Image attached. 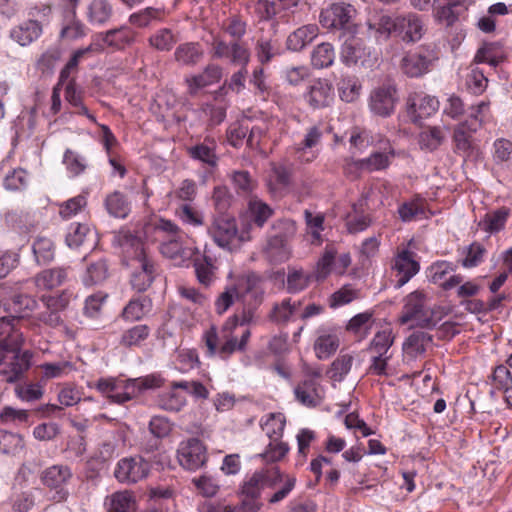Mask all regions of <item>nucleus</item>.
Instances as JSON below:
<instances>
[{
  "label": "nucleus",
  "instance_id": "obj_1",
  "mask_svg": "<svg viewBox=\"0 0 512 512\" xmlns=\"http://www.w3.org/2000/svg\"><path fill=\"white\" fill-rule=\"evenodd\" d=\"M118 241L123 251L131 255V266L134 272L131 285L137 292L146 291L152 284L156 272L153 259L146 253L141 239L130 231L119 234Z\"/></svg>",
  "mask_w": 512,
  "mask_h": 512
},
{
  "label": "nucleus",
  "instance_id": "obj_2",
  "mask_svg": "<svg viewBox=\"0 0 512 512\" xmlns=\"http://www.w3.org/2000/svg\"><path fill=\"white\" fill-rule=\"evenodd\" d=\"M441 319L438 308L432 303L431 297L424 291H414L404 300L400 321L402 324L412 323L421 328L431 329Z\"/></svg>",
  "mask_w": 512,
  "mask_h": 512
},
{
  "label": "nucleus",
  "instance_id": "obj_3",
  "mask_svg": "<svg viewBox=\"0 0 512 512\" xmlns=\"http://www.w3.org/2000/svg\"><path fill=\"white\" fill-rule=\"evenodd\" d=\"M32 358L30 350H11L0 345V381L9 384L20 381L30 369Z\"/></svg>",
  "mask_w": 512,
  "mask_h": 512
},
{
  "label": "nucleus",
  "instance_id": "obj_4",
  "mask_svg": "<svg viewBox=\"0 0 512 512\" xmlns=\"http://www.w3.org/2000/svg\"><path fill=\"white\" fill-rule=\"evenodd\" d=\"M208 232L219 247L229 251L233 249L236 243L252 239L249 231L239 233L235 218L227 215L215 217Z\"/></svg>",
  "mask_w": 512,
  "mask_h": 512
},
{
  "label": "nucleus",
  "instance_id": "obj_5",
  "mask_svg": "<svg viewBox=\"0 0 512 512\" xmlns=\"http://www.w3.org/2000/svg\"><path fill=\"white\" fill-rule=\"evenodd\" d=\"M72 477L71 468L64 464H55L44 469L40 473V481L50 491L48 499L54 503L66 502L70 495L67 484Z\"/></svg>",
  "mask_w": 512,
  "mask_h": 512
},
{
  "label": "nucleus",
  "instance_id": "obj_6",
  "mask_svg": "<svg viewBox=\"0 0 512 512\" xmlns=\"http://www.w3.org/2000/svg\"><path fill=\"white\" fill-rule=\"evenodd\" d=\"M394 336L390 329L377 332L371 340L367 351L371 353L369 372L382 376L387 374L388 361L392 358L391 347Z\"/></svg>",
  "mask_w": 512,
  "mask_h": 512
},
{
  "label": "nucleus",
  "instance_id": "obj_7",
  "mask_svg": "<svg viewBox=\"0 0 512 512\" xmlns=\"http://www.w3.org/2000/svg\"><path fill=\"white\" fill-rule=\"evenodd\" d=\"M261 278L255 273H249L237 280V283L228 285L215 300V311L221 315L225 313L236 300H239L244 293L257 292V286Z\"/></svg>",
  "mask_w": 512,
  "mask_h": 512
},
{
  "label": "nucleus",
  "instance_id": "obj_8",
  "mask_svg": "<svg viewBox=\"0 0 512 512\" xmlns=\"http://www.w3.org/2000/svg\"><path fill=\"white\" fill-rule=\"evenodd\" d=\"M150 464L141 456L125 457L118 461L115 478L123 484H134L147 477Z\"/></svg>",
  "mask_w": 512,
  "mask_h": 512
},
{
  "label": "nucleus",
  "instance_id": "obj_9",
  "mask_svg": "<svg viewBox=\"0 0 512 512\" xmlns=\"http://www.w3.org/2000/svg\"><path fill=\"white\" fill-rule=\"evenodd\" d=\"M355 14L352 5L333 3L320 14V23L326 29L351 30V19Z\"/></svg>",
  "mask_w": 512,
  "mask_h": 512
},
{
  "label": "nucleus",
  "instance_id": "obj_10",
  "mask_svg": "<svg viewBox=\"0 0 512 512\" xmlns=\"http://www.w3.org/2000/svg\"><path fill=\"white\" fill-rule=\"evenodd\" d=\"M179 464L190 471L201 468L207 461L205 445L197 438L182 442L177 450Z\"/></svg>",
  "mask_w": 512,
  "mask_h": 512
},
{
  "label": "nucleus",
  "instance_id": "obj_11",
  "mask_svg": "<svg viewBox=\"0 0 512 512\" xmlns=\"http://www.w3.org/2000/svg\"><path fill=\"white\" fill-rule=\"evenodd\" d=\"M213 57L219 59H228L231 64L246 67L250 61V51L248 47L239 41L226 43L220 38H214L212 43Z\"/></svg>",
  "mask_w": 512,
  "mask_h": 512
},
{
  "label": "nucleus",
  "instance_id": "obj_12",
  "mask_svg": "<svg viewBox=\"0 0 512 512\" xmlns=\"http://www.w3.org/2000/svg\"><path fill=\"white\" fill-rule=\"evenodd\" d=\"M395 24V35L406 43L419 41L426 32L423 17L413 12L395 16Z\"/></svg>",
  "mask_w": 512,
  "mask_h": 512
},
{
  "label": "nucleus",
  "instance_id": "obj_13",
  "mask_svg": "<svg viewBox=\"0 0 512 512\" xmlns=\"http://www.w3.org/2000/svg\"><path fill=\"white\" fill-rule=\"evenodd\" d=\"M191 258L198 282L205 287L210 286L216 280L218 270L217 258L207 246H205L203 252L195 248Z\"/></svg>",
  "mask_w": 512,
  "mask_h": 512
},
{
  "label": "nucleus",
  "instance_id": "obj_14",
  "mask_svg": "<svg viewBox=\"0 0 512 512\" xmlns=\"http://www.w3.org/2000/svg\"><path fill=\"white\" fill-rule=\"evenodd\" d=\"M396 102V88L391 84H385L372 90L369 108L377 116L388 117L394 112Z\"/></svg>",
  "mask_w": 512,
  "mask_h": 512
},
{
  "label": "nucleus",
  "instance_id": "obj_15",
  "mask_svg": "<svg viewBox=\"0 0 512 512\" xmlns=\"http://www.w3.org/2000/svg\"><path fill=\"white\" fill-rule=\"evenodd\" d=\"M323 137V130L319 125H313L306 130L303 140L293 148L294 156L300 163H311L318 157L315 149Z\"/></svg>",
  "mask_w": 512,
  "mask_h": 512
},
{
  "label": "nucleus",
  "instance_id": "obj_16",
  "mask_svg": "<svg viewBox=\"0 0 512 512\" xmlns=\"http://www.w3.org/2000/svg\"><path fill=\"white\" fill-rule=\"evenodd\" d=\"M282 481V474L277 467L270 470L256 471L242 486V494L246 497L260 496L262 488L267 485L275 487L278 482Z\"/></svg>",
  "mask_w": 512,
  "mask_h": 512
},
{
  "label": "nucleus",
  "instance_id": "obj_17",
  "mask_svg": "<svg viewBox=\"0 0 512 512\" xmlns=\"http://www.w3.org/2000/svg\"><path fill=\"white\" fill-rule=\"evenodd\" d=\"M203 339L209 356L218 354L221 358L225 359L234 352L241 351L239 341L236 337L232 336L228 337L226 341L219 346V337L215 326H211L205 331Z\"/></svg>",
  "mask_w": 512,
  "mask_h": 512
},
{
  "label": "nucleus",
  "instance_id": "obj_18",
  "mask_svg": "<svg viewBox=\"0 0 512 512\" xmlns=\"http://www.w3.org/2000/svg\"><path fill=\"white\" fill-rule=\"evenodd\" d=\"M296 400L303 406L314 408L319 406L324 399V389L314 379H304L295 388Z\"/></svg>",
  "mask_w": 512,
  "mask_h": 512
},
{
  "label": "nucleus",
  "instance_id": "obj_19",
  "mask_svg": "<svg viewBox=\"0 0 512 512\" xmlns=\"http://www.w3.org/2000/svg\"><path fill=\"white\" fill-rule=\"evenodd\" d=\"M392 268L397 272L398 277L395 286L400 288L418 273L420 265L415 260L414 252L403 249L395 257Z\"/></svg>",
  "mask_w": 512,
  "mask_h": 512
},
{
  "label": "nucleus",
  "instance_id": "obj_20",
  "mask_svg": "<svg viewBox=\"0 0 512 512\" xmlns=\"http://www.w3.org/2000/svg\"><path fill=\"white\" fill-rule=\"evenodd\" d=\"M304 98L313 109L328 107L334 99L333 88L325 80H315L304 94Z\"/></svg>",
  "mask_w": 512,
  "mask_h": 512
},
{
  "label": "nucleus",
  "instance_id": "obj_21",
  "mask_svg": "<svg viewBox=\"0 0 512 512\" xmlns=\"http://www.w3.org/2000/svg\"><path fill=\"white\" fill-rule=\"evenodd\" d=\"M479 128L476 123H469L464 121L455 126L453 132V142L455 145V152L463 157H468L472 154L474 145L472 135Z\"/></svg>",
  "mask_w": 512,
  "mask_h": 512
},
{
  "label": "nucleus",
  "instance_id": "obj_22",
  "mask_svg": "<svg viewBox=\"0 0 512 512\" xmlns=\"http://www.w3.org/2000/svg\"><path fill=\"white\" fill-rule=\"evenodd\" d=\"M86 20L93 27H103L114 16V6L110 0H91L86 6Z\"/></svg>",
  "mask_w": 512,
  "mask_h": 512
},
{
  "label": "nucleus",
  "instance_id": "obj_23",
  "mask_svg": "<svg viewBox=\"0 0 512 512\" xmlns=\"http://www.w3.org/2000/svg\"><path fill=\"white\" fill-rule=\"evenodd\" d=\"M20 316H7L0 318V345L10 347L11 350L21 349L24 343L23 334L16 328Z\"/></svg>",
  "mask_w": 512,
  "mask_h": 512
},
{
  "label": "nucleus",
  "instance_id": "obj_24",
  "mask_svg": "<svg viewBox=\"0 0 512 512\" xmlns=\"http://www.w3.org/2000/svg\"><path fill=\"white\" fill-rule=\"evenodd\" d=\"M204 57V50L199 42H184L179 44L173 53V59L179 67H194Z\"/></svg>",
  "mask_w": 512,
  "mask_h": 512
},
{
  "label": "nucleus",
  "instance_id": "obj_25",
  "mask_svg": "<svg viewBox=\"0 0 512 512\" xmlns=\"http://www.w3.org/2000/svg\"><path fill=\"white\" fill-rule=\"evenodd\" d=\"M438 108L439 101L434 96L419 93L409 98V113L415 123L431 116Z\"/></svg>",
  "mask_w": 512,
  "mask_h": 512
},
{
  "label": "nucleus",
  "instance_id": "obj_26",
  "mask_svg": "<svg viewBox=\"0 0 512 512\" xmlns=\"http://www.w3.org/2000/svg\"><path fill=\"white\" fill-rule=\"evenodd\" d=\"M217 142L213 137H205L203 142L197 143L187 148L188 155L202 164L214 168L218 163L216 154Z\"/></svg>",
  "mask_w": 512,
  "mask_h": 512
},
{
  "label": "nucleus",
  "instance_id": "obj_27",
  "mask_svg": "<svg viewBox=\"0 0 512 512\" xmlns=\"http://www.w3.org/2000/svg\"><path fill=\"white\" fill-rule=\"evenodd\" d=\"M437 57L429 53H415L406 55L401 62V69L409 77H419L427 73Z\"/></svg>",
  "mask_w": 512,
  "mask_h": 512
},
{
  "label": "nucleus",
  "instance_id": "obj_28",
  "mask_svg": "<svg viewBox=\"0 0 512 512\" xmlns=\"http://www.w3.org/2000/svg\"><path fill=\"white\" fill-rule=\"evenodd\" d=\"M221 77L222 68L217 64H208L201 73L186 78L188 92L195 95L200 89L217 83Z\"/></svg>",
  "mask_w": 512,
  "mask_h": 512
},
{
  "label": "nucleus",
  "instance_id": "obj_29",
  "mask_svg": "<svg viewBox=\"0 0 512 512\" xmlns=\"http://www.w3.org/2000/svg\"><path fill=\"white\" fill-rule=\"evenodd\" d=\"M102 41L109 47L117 50L125 49L131 46L136 39V32L127 25L107 30L101 34Z\"/></svg>",
  "mask_w": 512,
  "mask_h": 512
},
{
  "label": "nucleus",
  "instance_id": "obj_30",
  "mask_svg": "<svg viewBox=\"0 0 512 512\" xmlns=\"http://www.w3.org/2000/svg\"><path fill=\"white\" fill-rule=\"evenodd\" d=\"M263 253L266 259L272 264L286 262L291 256L287 240L280 235H272L267 239Z\"/></svg>",
  "mask_w": 512,
  "mask_h": 512
},
{
  "label": "nucleus",
  "instance_id": "obj_31",
  "mask_svg": "<svg viewBox=\"0 0 512 512\" xmlns=\"http://www.w3.org/2000/svg\"><path fill=\"white\" fill-rule=\"evenodd\" d=\"M395 25V17L380 15L368 21V36L373 37L377 42L387 41L392 34L395 35Z\"/></svg>",
  "mask_w": 512,
  "mask_h": 512
},
{
  "label": "nucleus",
  "instance_id": "obj_32",
  "mask_svg": "<svg viewBox=\"0 0 512 512\" xmlns=\"http://www.w3.org/2000/svg\"><path fill=\"white\" fill-rule=\"evenodd\" d=\"M447 128L441 126H428L418 135V143L422 150L433 152L445 141Z\"/></svg>",
  "mask_w": 512,
  "mask_h": 512
},
{
  "label": "nucleus",
  "instance_id": "obj_33",
  "mask_svg": "<svg viewBox=\"0 0 512 512\" xmlns=\"http://www.w3.org/2000/svg\"><path fill=\"white\" fill-rule=\"evenodd\" d=\"M467 0H450L446 5L437 8L436 17L447 26L453 25L468 10Z\"/></svg>",
  "mask_w": 512,
  "mask_h": 512
},
{
  "label": "nucleus",
  "instance_id": "obj_34",
  "mask_svg": "<svg viewBox=\"0 0 512 512\" xmlns=\"http://www.w3.org/2000/svg\"><path fill=\"white\" fill-rule=\"evenodd\" d=\"M67 279V270L62 267L46 269L38 273L34 283L40 290H52L62 285Z\"/></svg>",
  "mask_w": 512,
  "mask_h": 512
},
{
  "label": "nucleus",
  "instance_id": "obj_35",
  "mask_svg": "<svg viewBox=\"0 0 512 512\" xmlns=\"http://www.w3.org/2000/svg\"><path fill=\"white\" fill-rule=\"evenodd\" d=\"M108 214L115 218L125 219L131 211V202L120 191L108 194L104 200Z\"/></svg>",
  "mask_w": 512,
  "mask_h": 512
},
{
  "label": "nucleus",
  "instance_id": "obj_36",
  "mask_svg": "<svg viewBox=\"0 0 512 512\" xmlns=\"http://www.w3.org/2000/svg\"><path fill=\"white\" fill-rule=\"evenodd\" d=\"M300 306V302L292 301L291 298H284L273 304L268 318L271 322L282 325L287 324Z\"/></svg>",
  "mask_w": 512,
  "mask_h": 512
},
{
  "label": "nucleus",
  "instance_id": "obj_37",
  "mask_svg": "<svg viewBox=\"0 0 512 512\" xmlns=\"http://www.w3.org/2000/svg\"><path fill=\"white\" fill-rule=\"evenodd\" d=\"M318 35V27L314 24L304 25L287 38V48L292 51H301Z\"/></svg>",
  "mask_w": 512,
  "mask_h": 512
},
{
  "label": "nucleus",
  "instance_id": "obj_38",
  "mask_svg": "<svg viewBox=\"0 0 512 512\" xmlns=\"http://www.w3.org/2000/svg\"><path fill=\"white\" fill-rule=\"evenodd\" d=\"M249 208V228L247 231L251 232L253 226L262 228L269 218L273 215L272 208L257 198H252L248 204Z\"/></svg>",
  "mask_w": 512,
  "mask_h": 512
},
{
  "label": "nucleus",
  "instance_id": "obj_39",
  "mask_svg": "<svg viewBox=\"0 0 512 512\" xmlns=\"http://www.w3.org/2000/svg\"><path fill=\"white\" fill-rule=\"evenodd\" d=\"M42 33V27L35 20H28L11 31V37L21 46H26L36 40Z\"/></svg>",
  "mask_w": 512,
  "mask_h": 512
},
{
  "label": "nucleus",
  "instance_id": "obj_40",
  "mask_svg": "<svg viewBox=\"0 0 512 512\" xmlns=\"http://www.w3.org/2000/svg\"><path fill=\"white\" fill-rule=\"evenodd\" d=\"M25 448L22 435L0 429V454L15 456Z\"/></svg>",
  "mask_w": 512,
  "mask_h": 512
},
{
  "label": "nucleus",
  "instance_id": "obj_41",
  "mask_svg": "<svg viewBox=\"0 0 512 512\" xmlns=\"http://www.w3.org/2000/svg\"><path fill=\"white\" fill-rule=\"evenodd\" d=\"M393 157V150L389 152H374L367 158L357 160L355 165L358 168H364L365 172L380 171L389 167Z\"/></svg>",
  "mask_w": 512,
  "mask_h": 512
},
{
  "label": "nucleus",
  "instance_id": "obj_42",
  "mask_svg": "<svg viewBox=\"0 0 512 512\" xmlns=\"http://www.w3.org/2000/svg\"><path fill=\"white\" fill-rule=\"evenodd\" d=\"M433 337L424 331H414L403 345L407 354L417 357L423 354L427 347L432 344Z\"/></svg>",
  "mask_w": 512,
  "mask_h": 512
},
{
  "label": "nucleus",
  "instance_id": "obj_43",
  "mask_svg": "<svg viewBox=\"0 0 512 512\" xmlns=\"http://www.w3.org/2000/svg\"><path fill=\"white\" fill-rule=\"evenodd\" d=\"M35 260L39 265L49 264L55 257L54 242L45 236H38L32 245Z\"/></svg>",
  "mask_w": 512,
  "mask_h": 512
},
{
  "label": "nucleus",
  "instance_id": "obj_44",
  "mask_svg": "<svg viewBox=\"0 0 512 512\" xmlns=\"http://www.w3.org/2000/svg\"><path fill=\"white\" fill-rule=\"evenodd\" d=\"M161 253L170 259H189L193 256L195 248L184 247L180 238H171L160 245Z\"/></svg>",
  "mask_w": 512,
  "mask_h": 512
},
{
  "label": "nucleus",
  "instance_id": "obj_45",
  "mask_svg": "<svg viewBox=\"0 0 512 512\" xmlns=\"http://www.w3.org/2000/svg\"><path fill=\"white\" fill-rule=\"evenodd\" d=\"M363 54L364 49L361 46L360 39L351 35L344 41L341 49V60L346 65H356L361 60Z\"/></svg>",
  "mask_w": 512,
  "mask_h": 512
},
{
  "label": "nucleus",
  "instance_id": "obj_46",
  "mask_svg": "<svg viewBox=\"0 0 512 512\" xmlns=\"http://www.w3.org/2000/svg\"><path fill=\"white\" fill-rule=\"evenodd\" d=\"M311 276L301 268L288 267L286 278V291L290 294H297L305 290L310 283Z\"/></svg>",
  "mask_w": 512,
  "mask_h": 512
},
{
  "label": "nucleus",
  "instance_id": "obj_47",
  "mask_svg": "<svg viewBox=\"0 0 512 512\" xmlns=\"http://www.w3.org/2000/svg\"><path fill=\"white\" fill-rule=\"evenodd\" d=\"M162 17V10L154 7H146L137 12L132 13L128 22L130 25L137 28H147L153 22L160 21Z\"/></svg>",
  "mask_w": 512,
  "mask_h": 512
},
{
  "label": "nucleus",
  "instance_id": "obj_48",
  "mask_svg": "<svg viewBox=\"0 0 512 512\" xmlns=\"http://www.w3.org/2000/svg\"><path fill=\"white\" fill-rule=\"evenodd\" d=\"M335 59V51L330 43H321L317 45L311 54V63L317 69H323L331 66Z\"/></svg>",
  "mask_w": 512,
  "mask_h": 512
},
{
  "label": "nucleus",
  "instance_id": "obj_49",
  "mask_svg": "<svg viewBox=\"0 0 512 512\" xmlns=\"http://www.w3.org/2000/svg\"><path fill=\"white\" fill-rule=\"evenodd\" d=\"M338 347L339 339L336 335L332 334L320 335L314 343V350L316 356L320 360L329 358L332 354L336 352Z\"/></svg>",
  "mask_w": 512,
  "mask_h": 512
},
{
  "label": "nucleus",
  "instance_id": "obj_50",
  "mask_svg": "<svg viewBox=\"0 0 512 512\" xmlns=\"http://www.w3.org/2000/svg\"><path fill=\"white\" fill-rule=\"evenodd\" d=\"M150 334L149 326L145 324L136 325L123 332L120 339V344L124 347L130 348L133 346H140Z\"/></svg>",
  "mask_w": 512,
  "mask_h": 512
},
{
  "label": "nucleus",
  "instance_id": "obj_51",
  "mask_svg": "<svg viewBox=\"0 0 512 512\" xmlns=\"http://www.w3.org/2000/svg\"><path fill=\"white\" fill-rule=\"evenodd\" d=\"M150 310V300L146 297L131 299L124 307L122 317L126 321H137Z\"/></svg>",
  "mask_w": 512,
  "mask_h": 512
},
{
  "label": "nucleus",
  "instance_id": "obj_52",
  "mask_svg": "<svg viewBox=\"0 0 512 512\" xmlns=\"http://www.w3.org/2000/svg\"><path fill=\"white\" fill-rule=\"evenodd\" d=\"M508 217V210L506 208H500L492 213H488L479 222V227L489 233L499 232L504 228Z\"/></svg>",
  "mask_w": 512,
  "mask_h": 512
},
{
  "label": "nucleus",
  "instance_id": "obj_53",
  "mask_svg": "<svg viewBox=\"0 0 512 512\" xmlns=\"http://www.w3.org/2000/svg\"><path fill=\"white\" fill-rule=\"evenodd\" d=\"M353 360L354 358L350 354L339 355L331 364L328 371L329 377L337 382L344 380L352 368Z\"/></svg>",
  "mask_w": 512,
  "mask_h": 512
},
{
  "label": "nucleus",
  "instance_id": "obj_54",
  "mask_svg": "<svg viewBox=\"0 0 512 512\" xmlns=\"http://www.w3.org/2000/svg\"><path fill=\"white\" fill-rule=\"evenodd\" d=\"M135 501L128 491L112 494L107 502L108 512H132Z\"/></svg>",
  "mask_w": 512,
  "mask_h": 512
},
{
  "label": "nucleus",
  "instance_id": "obj_55",
  "mask_svg": "<svg viewBox=\"0 0 512 512\" xmlns=\"http://www.w3.org/2000/svg\"><path fill=\"white\" fill-rule=\"evenodd\" d=\"M63 164L72 176H79L88 166L86 158L71 149L65 150Z\"/></svg>",
  "mask_w": 512,
  "mask_h": 512
},
{
  "label": "nucleus",
  "instance_id": "obj_56",
  "mask_svg": "<svg viewBox=\"0 0 512 512\" xmlns=\"http://www.w3.org/2000/svg\"><path fill=\"white\" fill-rule=\"evenodd\" d=\"M158 405L166 411L178 412L186 405V398L172 388L159 396Z\"/></svg>",
  "mask_w": 512,
  "mask_h": 512
},
{
  "label": "nucleus",
  "instance_id": "obj_57",
  "mask_svg": "<svg viewBox=\"0 0 512 512\" xmlns=\"http://www.w3.org/2000/svg\"><path fill=\"white\" fill-rule=\"evenodd\" d=\"M148 41L150 46L158 51H169L172 49L177 39L170 29L161 28L151 35Z\"/></svg>",
  "mask_w": 512,
  "mask_h": 512
},
{
  "label": "nucleus",
  "instance_id": "obj_58",
  "mask_svg": "<svg viewBox=\"0 0 512 512\" xmlns=\"http://www.w3.org/2000/svg\"><path fill=\"white\" fill-rule=\"evenodd\" d=\"M488 86V79L483 71L472 68L465 78V87L473 95H481Z\"/></svg>",
  "mask_w": 512,
  "mask_h": 512
},
{
  "label": "nucleus",
  "instance_id": "obj_59",
  "mask_svg": "<svg viewBox=\"0 0 512 512\" xmlns=\"http://www.w3.org/2000/svg\"><path fill=\"white\" fill-rule=\"evenodd\" d=\"M289 445L281 440L270 441L266 449L259 456L266 463H275L282 460L289 452Z\"/></svg>",
  "mask_w": 512,
  "mask_h": 512
},
{
  "label": "nucleus",
  "instance_id": "obj_60",
  "mask_svg": "<svg viewBox=\"0 0 512 512\" xmlns=\"http://www.w3.org/2000/svg\"><path fill=\"white\" fill-rule=\"evenodd\" d=\"M255 51L258 60L265 64L279 54V45L277 40L261 38L256 43Z\"/></svg>",
  "mask_w": 512,
  "mask_h": 512
},
{
  "label": "nucleus",
  "instance_id": "obj_61",
  "mask_svg": "<svg viewBox=\"0 0 512 512\" xmlns=\"http://www.w3.org/2000/svg\"><path fill=\"white\" fill-rule=\"evenodd\" d=\"M359 297V290L352 284L343 285L329 298L330 307L336 308L351 303Z\"/></svg>",
  "mask_w": 512,
  "mask_h": 512
},
{
  "label": "nucleus",
  "instance_id": "obj_62",
  "mask_svg": "<svg viewBox=\"0 0 512 512\" xmlns=\"http://www.w3.org/2000/svg\"><path fill=\"white\" fill-rule=\"evenodd\" d=\"M261 426L270 441L280 440L285 427V419L281 415L270 414Z\"/></svg>",
  "mask_w": 512,
  "mask_h": 512
},
{
  "label": "nucleus",
  "instance_id": "obj_63",
  "mask_svg": "<svg viewBox=\"0 0 512 512\" xmlns=\"http://www.w3.org/2000/svg\"><path fill=\"white\" fill-rule=\"evenodd\" d=\"M108 276V265L105 260L100 259L88 265L84 282L87 285H94L103 282Z\"/></svg>",
  "mask_w": 512,
  "mask_h": 512
},
{
  "label": "nucleus",
  "instance_id": "obj_64",
  "mask_svg": "<svg viewBox=\"0 0 512 512\" xmlns=\"http://www.w3.org/2000/svg\"><path fill=\"white\" fill-rule=\"evenodd\" d=\"M304 217L308 231L312 237V243L319 245L322 242L321 232L324 229V216L320 213L313 214L309 210H305Z\"/></svg>",
  "mask_w": 512,
  "mask_h": 512
}]
</instances>
